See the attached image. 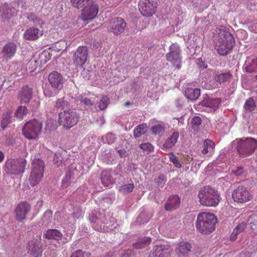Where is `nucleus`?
<instances>
[{"mask_svg": "<svg viewBox=\"0 0 257 257\" xmlns=\"http://www.w3.org/2000/svg\"><path fill=\"white\" fill-rule=\"evenodd\" d=\"M90 254L88 252L82 251V250H78L75 251L70 257H90Z\"/></svg>", "mask_w": 257, "mask_h": 257, "instance_id": "48", "label": "nucleus"}, {"mask_svg": "<svg viewBox=\"0 0 257 257\" xmlns=\"http://www.w3.org/2000/svg\"><path fill=\"white\" fill-rule=\"evenodd\" d=\"M45 95L47 97H52L54 96V94L49 89H46L44 90Z\"/></svg>", "mask_w": 257, "mask_h": 257, "instance_id": "58", "label": "nucleus"}, {"mask_svg": "<svg viewBox=\"0 0 257 257\" xmlns=\"http://www.w3.org/2000/svg\"><path fill=\"white\" fill-rule=\"evenodd\" d=\"M170 160L173 163L176 167L178 168H181L182 165L175 155L172 154L170 156Z\"/></svg>", "mask_w": 257, "mask_h": 257, "instance_id": "51", "label": "nucleus"}, {"mask_svg": "<svg viewBox=\"0 0 257 257\" xmlns=\"http://www.w3.org/2000/svg\"><path fill=\"white\" fill-rule=\"evenodd\" d=\"M214 37L215 48L217 53L220 55H227L234 45L233 35L229 31L220 27L216 29Z\"/></svg>", "mask_w": 257, "mask_h": 257, "instance_id": "1", "label": "nucleus"}, {"mask_svg": "<svg viewBox=\"0 0 257 257\" xmlns=\"http://www.w3.org/2000/svg\"><path fill=\"white\" fill-rule=\"evenodd\" d=\"M108 98L106 96L102 97L100 100L98 107L100 110L104 109L107 106Z\"/></svg>", "mask_w": 257, "mask_h": 257, "instance_id": "50", "label": "nucleus"}, {"mask_svg": "<svg viewBox=\"0 0 257 257\" xmlns=\"http://www.w3.org/2000/svg\"><path fill=\"white\" fill-rule=\"evenodd\" d=\"M239 232L237 231V229L235 228L234 229L233 231H232L231 235H230V239L231 240H234L236 239L237 237V235L239 234Z\"/></svg>", "mask_w": 257, "mask_h": 257, "instance_id": "57", "label": "nucleus"}, {"mask_svg": "<svg viewBox=\"0 0 257 257\" xmlns=\"http://www.w3.org/2000/svg\"><path fill=\"white\" fill-rule=\"evenodd\" d=\"M101 181L104 187H109L113 184L110 173L107 171H102L101 176Z\"/></svg>", "mask_w": 257, "mask_h": 257, "instance_id": "31", "label": "nucleus"}, {"mask_svg": "<svg viewBox=\"0 0 257 257\" xmlns=\"http://www.w3.org/2000/svg\"><path fill=\"white\" fill-rule=\"evenodd\" d=\"M17 45L12 42H8L2 48L1 54L6 60L11 59L16 53Z\"/></svg>", "mask_w": 257, "mask_h": 257, "instance_id": "21", "label": "nucleus"}, {"mask_svg": "<svg viewBox=\"0 0 257 257\" xmlns=\"http://www.w3.org/2000/svg\"><path fill=\"white\" fill-rule=\"evenodd\" d=\"M126 27V23L121 18H115L112 19L108 26V30L115 35L122 33Z\"/></svg>", "mask_w": 257, "mask_h": 257, "instance_id": "15", "label": "nucleus"}, {"mask_svg": "<svg viewBox=\"0 0 257 257\" xmlns=\"http://www.w3.org/2000/svg\"><path fill=\"white\" fill-rule=\"evenodd\" d=\"M5 157L4 154L1 151H0V163L4 161Z\"/></svg>", "mask_w": 257, "mask_h": 257, "instance_id": "63", "label": "nucleus"}, {"mask_svg": "<svg viewBox=\"0 0 257 257\" xmlns=\"http://www.w3.org/2000/svg\"><path fill=\"white\" fill-rule=\"evenodd\" d=\"M187 98L191 100H195L200 95V91L198 88H188L185 91Z\"/></svg>", "mask_w": 257, "mask_h": 257, "instance_id": "30", "label": "nucleus"}, {"mask_svg": "<svg viewBox=\"0 0 257 257\" xmlns=\"http://www.w3.org/2000/svg\"><path fill=\"white\" fill-rule=\"evenodd\" d=\"M11 122V113L10 112H7L3 118L1 126L3 129H5L7 125Z\"/></svg>", "mask_w": 257, "mask_h": 257, "instance_id": "43", "label": "nucleus"}, {"mask_svg": "<svg viewBox=\"0 0 257 257\" xmlns=\"http://www.w3.org/2000/svg\"><path fill=\"white\" fill-rule=\"evenodd\" d=\"M191 248L192 246L190 243L182 241L178 243L175 251L179 256H184L191 251Z\"/></svg>", "mask_w": 257, "mask_h": 257, "instance_id": "25", "label": "nucleus"}, {"mask_svg": "<svg viewBox=\"0 0 257 257\" xmlns=\"http://www.w3.org/2000/svg\"><path fill=\"white\" fill-rule=\"evenodd\" d=\"M42 129V123L36 119L27 122L23 128V133L28 139H35L38 138Z\"/></svg>", "mask_w": 257, "mask_h": 257, "instance_id": "8", "label": "nucleus"}, {"mask_svg": "<svg viewBox=\"0 0 257 257\" xmlns=\"http://www.w3.org/2000/svg\"><path fill=\"white\" fill-rule=\"evenodd\" d=\"M45 164L40 159H35L33 161L32 170L29 181L31 185L34 186L38 184L43 177Z\"/></svg>", "mask_w": 257, "mask_h": 257, "instance_id": "5", "label": "nucleus"}, {"mask_svg": "<svg viewBox=\"0 0 257 257\" xmlns=\"http://www.w3.org/2000/svg\"><path fill=\"white\" fill-rule=\"evenodd\" d=\"M111 219L108 215L106 216L105 215V218H104V221L103 222V228L102 231L108 232L109 231L115 230L116 229V224L113 223V221L111 220Z\"/></svg>", "mask_w": 257, "mask_h": 257, "instance_id": "29", "label": "nucleus"}, {"mask_svg": "<svg viewBox=\"0 0 257 257\" xmlns=\"http://www.w3.org/2000/svg\"><path fill=\"white\" fill-rule=\"evenodd\" d=\"M140 147L143 150L148 151L149 152H152L154 147L150 143H144L140 145Z\"/></svg>", "mask_w": 257, "mask_h": 257, "instance_id": "52", "label": "nucleus"}, {"mask_svg": "<svg viewBox=\"0 0 257 257\" xmlns=\"http://www.w3.org/2000/svg\"><path fill=\"white\" fill-rule=\"evenodd\" d=\"M198 196L200 203L205 206H216L220 201L217 191L208 186L201 188Z\"/></svg>", "mask_w": 257, "mask_h": 257, "instance_id": "3", "label": "nucleus"}, {"mask_svg": "<svg viewBox=\"0 0 257 257\" xmlns=\"http://www.w3.org/2000/svg\"><path fill=\"white\" fill-rule=\"evenodd\" d=\"M104 218H105V214L100 212L92 213L89 216L92 227L99 231H102Z\"/></svg>", "mask_w": 257, "mask_h": 257, "instance_id": "18", "label": "nucleus"}, {"mask_svg": "<svg viewBox=\"0 0 257 257\" xmlns=\"http://www.w3.org/2000/svg\"><path fill=\"white\" fill-rule=\"evenodd\" d=\"M180 203V199L178 195H173L169 198L165 204V209L170 211L176 209Z\"/></svg>", "mask_w": 257, "mask_h": 257, "instance_id": "26", "label": "nucleus"}, {"mask_svg": "<svg viewBox=\"0 0 257 257\" xmlns=\"http://www.w3.org/2000/svg\"><path fill=\"white\" fill-rule=\"evenodd\" d=\"M40 236L37 235L31 240H30L27 246L28 253L34 257H39L42 253V244Z\"/></svg>", "mask_w": 257, "mask_h": 257, "instance_id": "10", "label": "nucleus"}, {"mask_svg": "<svg viewBox=\"0 0 257 257\" xmlns=\"http://www.w3.org/2000/svg\"><path fill=\"white\" fill-rule=\"evenodd\" d=\"M214 148V143L210 140L206 139L203 143V149L202 150L203 154L205 155L209 152L213 151Z\"/></svg>", "mask_w": 257, "mask_h": 257, "instance_id": "36", "label": "nucleus"}, {"mask_svg": "<svg viewBox=\"0 0 257 257\" xmlns=\"http://www.w3.org/2000/svg\"><path fill=\"white\" fill-rule=\"evenodd\" d=\"M117 152L121 157H125L126 155V151L124 149L119 150Z\"/></svg>", "mask_w": 257, "mask_h": 257, "instance_id": "59", "label": "nucleus"}, {"mask_svg": "<svg viewBox=\"0 0 257 257\" xmlns=\"http://www.w3.org/2000/svg\"><path fill=\"white\" fill-rule=\"evenodd\" d=\"M198 65H199V66L200 68H202V69L206 68L207 66V64L205 63H203V62H202V64H200L198 63Z\"/></svg>", "mask_w": 257, "mask_h": 257, "instance_id": "62", "label": "nucleus"}, {"mask_svg": "<svg viewBox=\"0 0 257 257\" xmlns=\"http://www.w3.org/2000/svg\"><path fill=\"white\" fill-rule=\"evenodd\" d=\"M134 188L133 183H129L119 187V191L122 194H127L132 192Z\"/></svg>", "mask_w": 257, "mask_h": 257, "instance_id": "42", "label": "nucleus"}, {"mask_svg": "<svg viewBox=\"0 0 257 257\" xmlns=\"http://www.w3.org/2000/svg\"><path fill=\"white\" fill-rule=\"evenodd\" d=\"M88 58V49L86 47H79L74 53V63L77 66H82Z\"/></svg>", "mask_w": 257, "mask_h": 257, "instance_id": "16", "label": "nucleus"}, {"mask_svg": "<svg viewBox=\"0 0 257 257\" xmlns=\"http://www.w3.org/2000/svg\"><path fill=\"white\" fill-rule=\"evenodd\" d=\"M116 140V137L112 133H108L103 138L104 141H105L108 144H113Z\"/></svg>", "mask_w": 257, "mask_h": 257, "instance_id": "49", "label": "nucleus"}, {"mask_svg": "<svg viewBox=\"0 0 257 257\" xmlns=\"http://www.w3.org/2000/svg\"><path fill=\"white\" fill-rule=\"evenodd\" d=\"M60 213L59 212H57L55 214V218L54 219V220L55 219H58V217L59 216H60Z\"/></svg>", "mask_w": 257, "mask_h": 257, "instance_id": "64", "label": "nucleus"}, {"mask_svg": "<svg viewBox=\"0 0 257 257\" xmlns=\"http://www.w3.org/2000/svg\"><path fill=\"white\" fill-rule=\"evenodd\" d=\"M43 34V31L38 28L31 27L27 29L24 34V38L28 40L34 41Z\"/></svg>", "mask_w": 257, "mask_h": 257, "instance_id": "23", "label": "nucleus"}, {"mask_svg": "<svg viewBox=\"0 0 257 257\" xmlns=\"http://www.w3.org/2000/svg\"><path fill=\"white\" fill-rule=\"evenodd\" d=\"M44 236L48 239H54L58 241L62 238V234L57 229H49L46 231Z\"/></svg>", "mask_w": 257, "mask_h": 257, "instance_id": "28", "label": "nucleus"}, {"mask_svg": "<svg viewBox=\"0 0 257 257\" xmlns=\"http://www.w3.org/2000/svg\"><path fill=\"white\" fill-rule=\"evenodd\" d=\"M72 178L73 176L71 172L67 173L65 178L62 180V186L65 188H67L69 186Z\"/></svg>", "mask_w": 257, "mask_h": 257, "instance_id": "45", "label": "nucleus"}, {"mask_svg": "<svg viewBox=\"0 0 257 257\" xmlns=\"http://www.w3.org/2000/svg\"><path fill=\"white\" fill-rule=\"evenodd\" d=\"M179 136L178 133H173V134L166 140V142L163 145V147L166 148H170L172 147L177 142Z\"/></svg>", "mask_w": 257, "mask_h": 257, "instance_id": "33", "label": "nucleus"}, {"mask_svg": "<svg viewBox=\"0 0 257 257\" xmlns=\"http://www.w3.org/2000/svg\"><path fill=\"white\" fill-rule=\"evenodd\" d=\"M79 116L77 113L71 110H65L59 113L58 122L66 129H69L77 124Z\"/></svg>", "mask_w": 257, "mask_h": 257, "instance_id": "6", "label": "nucleus"}, {"mask_svg": "<svg viewBox=\"0 0 257 257\" xmlns=\"http://www.w3.org/2000/svg\"><path fill=\"white\" fill-rule=\"evenodd\" d=\"M244 66L247 72L257 73V57H248L245 62Z\"/></svg>", "mask_w": 257, "mask_h": 257, "instance_id": "27", "label": "nucleus"}, {"mask_svg": "<svg viewBox=\"0 0 257 257\" xmlns=\"http://www.w3.org/2000/svg\"><path fill=\"white\" fill-rule=\"evenodd\" d=\"M27 110L26 107L21 106L16 111L15 115L17 117L21 119L24 115L27 114Z\"/></svg>", "mask_w": 257, "mask_h": 257, "instance_id": "44", "label": "nucleus"}, {"mask_svg": "<svg viewBox=\"0 0 257 257\" xmlns=\"http://www.w3.org/2000/svg\"><path fill=\"white\" fill-rule=\"evenodd\" d=\"M146 216L145 214L142 213L141 214L137 219V221L138 223L141 224H144L145 223H147L149 220V217H147L145 218V220L143 221L142 219L145 218Z\"/></svg>", "mask_w": 257, "mask_h": 257, "instance_id": "55", "label": "nucleus"}, {"mask_svg": "<svg viewBox=\"0 0 257 257\" xmlns=\"http://www.w3.org/2000/svg\"><path fill=\"white\" fill-rule=\"evenodd\" d=\"M255 105L252 98H248L245 102L244 109L245 113H250L255 110Z\"/></svg>", "mask_w": 257, "mask_h": 257, "instance_id": "38", "label": "nucleus"}, {"mask_svg": "<svg viewBox=\"0 0 257 257\" xmlns=\"http://www.w3.org/2000/svg\"><path fill=\"white\" fill-rule=\"evenodd\" d=\"M78 99L81 102L84 103L87 106L89 107L93 105V102L92 100L88 98V94L84 93L82 94L78 97Z\"/></svg>", "mask_w": 257, "mask_h": 257, "instance_id": "41", "label": "nucleus"}, {"mask_svg": "<svg viewBox=\"0 0 257 257\" xmlns=\"http://www.w3.org/2000/svg\"><path fill=\"white\" fill-rule=\"evenodd\" d=\"M147 132V124H142L139 125L134 131V136L136 138L140 137L141 135L145 134Z\"/></svg>", "mask_w": 257, "mask_h": 257, "instance_id": "39", "label": "nucleus"}, {"mask_svg": "<svg viewBox=\"0 0 257 257\" xmlns=\"http://www.w3.org/2000/svg\"><path fill=\"white\" fill-rule=\"evenodd\" d=\"M243 173L242 168H239L235 172V174L236 176H239Z\"/></svg>", "mask_w": 257, "mask_h": 257, "instance_id": "61", "label": "nucleus"}, {"mask_svg": "<svg viewBox=\"0 0 257 257\" xmlns=\"http://www.w3.org/2000/svg\"><path fill=\"white\" fill-rule=\"evenodd\" d=\"M151 242V238L149 237H144L139 239L138 241L134 243V247L136 248H143L147 246Z\"/></svg>", "mask_w": 257, "mask_h": 257, "instance_id": "35", "label": "nucleus"}, {"mask_svg": "<svg viewBox=\"0 0 257 257\" xmlns=\"http://www.w3.org/2000/svg\"><path fill=\"white\" fill-rule=\"evenodd\" d=\"M232 75L229 72H225L219 74H216L214 76L213 80L210 81L206 83L205 88L208 89H213L218 88L222 84L228 81L231 78Z\"/></svg>", "mask_w": 257, "mask_h": 257, "instance_id": "11", "label": "nucleus"}, {"mask_svg": "<svg viewBox=\"0 0 257 257\" xmlns=\"http://www.w3.org/2000/svg\"><path fill=\"white\" fill-rule=\"evenodd\" d=\"M232 198L235 202L243 203L247 202L252 198L251 194L243 186H240L232 192Z\"/></svg>", "mask_w": 257, "mask_h": 257, "instance_id": "12", "label": "nucleus"}, {"mask_svg": "<svg viewBox=\"0 0 257 257\" xmlns=\"http://www.w3.org/2000/svg\"><path fill=\"white\" fill-rule=\"evenodd\" d=\"M31 209V205L28 203L22 202L19 203L15 210L16 219L19 222L23 221L26 218L27 215L30 212Z\"/></svg>", "mask_w": 257, "mask_h": 257, "instance_id": "14", "label": "nucleus"}, {"mask_svg": "<svg viewBox=\"0 0 257 257\" xmlns=\"http://www.w3.org/2000/svg\"><path fill=\"white\" fill-rule=\"evenodd\" d=\"M237 151L242 157H246L252 155L257 147V141L252 138L237 139Z\"/></svg>", "mask_w": 257, "mask_h": 257, "instance_id": "4", "label": "nucleus"}, {"mask_svg": "<svg viewBox=\"0 0 257 257\" xmlns=\"http://www.w3.org/2000/svg\"><path fill=\"white\" fill-rule=\"evenodd\" d=\"M48 80L54 89L60 90L63 87V78L58 72L53 71L49 74Z\"/></svg>", "mask_w": 257, "mask_h": 257, "instance_id": "20", "label": "nucleus"}, {"mask_svg": "<svg viewBox=\"0 0 257 257\" xmlns=\"http://www.w3.org/2000/svg\"><path fill=\"white\" fill-rule=\"evenodd\" d=\"M170 252L169 248L164 245L155 246L149 257H168Z\"/></svg>", "mask_w": 257, "mask_h": 257, "instance_id": "24", "label": "nucleus"}, {"mask_svg": "<svg viewBox=\"0 0 257 257\" xmlns=\"http://www.w3.org/2000/svg\"><path fill=\"white\" fill-rule=\"evenodd\" d=\"M52 211L51 210L46 211L41 219L42 224L44 226L51 225V224H56V222H53Z\"/></svg>", "mask_w": 257, "mask_h": 257, "instance_id": "32", "label": "nucleus"}, {"mask_svg": "<svg viewBox=\"0 0 257 257\" xmlns=\"http://www.w3.org/2000/svg\"><path fill=\"white\" fill-rule=\"evenodd\" d=\"M220 103L219 98L206 97L200 102V105L204 108L205 110L211 112L217 109Z\"/></svg>", "mask_w": 257, "mask_h": 257, "instance_id": "19", "label": "nucleus"}, {"mask_svg": "<svg viewBox=\"0 0 257 257\" xmlns=\"http://www.w3.org/2000/svg\"><path fill=\"white\" fill-rule=\"evenodd\" d=\"M26 160L16 159L8 160L5 164V171L11 175H19L25 172Z\"/></svg>", "mask_w": 257, "mask_h": 257, "instance_id": "7", "label": "nucleus"}, {"mask_svg": "<svg viewBox=\"0 0 257 257\" xmlns=\"http://www.w3.org/2000/svg\"><path fill=\"white\" fill-rule=\"evenodd\" d=\"M33 63H34V69L39 65V62L35 59H31L29 62V65H31Z\"/></svg>", "mask_w": 257, "mask_h": 257, "instance_id": "60", "label": "nucleus"}, {"mask_svg": "<svg viewBox=\"0 0 257 257\" xmlns=\"http://www.w3.org/2000/svg\"><path fill=\"white\" fill-rule=\"evenodd\" d=\"M98 11V6L93 3L85 6L82 10L81 19L84 21L91 20L96 16Z\"/></svg>", "mask_w": 257, "mask_h": 257, "instance_id": "17", "label": "nucleus"}, {"mask_svg": "<svg viewBox=\"0 0 257 257\" xmlns=\"http://www.w3.org/2000/svg\"><path fill=\"white\" fill-rule=\"evenodd\" d=\"M139 8L143 16L150 17L155 13L157 8V3L153 0H140Z\"/></svg>", "mask_w": 257, "mask_h": 257, "instance_id": "13", "label": "nucleus"}, {"mask_svg": "<svg viewBox=\"0 0 257 257\" xmlns=\"http://www.w3.org/2000/svg\"><path fill=\"white\" fill-rule=\"evenodd\" d=\"M153 133L155 135H159L163 133L165 131V124L161 122L157 124H155L151 128Z\"/></svg>", "mask_w": 257, "mask_h": 257, "instance_id": "40", "label": "nucleus"}, {"mask_svg": "<svg viewBox=\"0 0 257 257\" xmlns=\"http://www.w3.org/2000/svg\"><path fill=\"white\" fill-rule=\"evenodd\" d=\"M166 58L167 61L171 63L175 68L178 69L181 68L182 57L180 47L177 44H173L170 46V52L167 54Z\"/></svg>", "mask_w": 257, "mask_h": 257, "instance_id": "9", "label": "nucleus"}, {"mask_svg": "<svg viewBox=\"0 0 257 257\" xmlns=\"http://www.w3.org/2000/svg\"><path fill=\"white\" fill-rule=\"evenodd\" d=\"M202 120L201 118L199 116H194L191 121L192 125H193L194 128L195 126H198L201 123Z\"/></svg>", "mask_w": 257, "mask_h": 257, "instance_id": "53", "label": "nucleus"}, {"mask_svg": "<svg viewBox=\"0 0 257 257\" xmlns=\"http://www.w3.org/2000/svg\"><path fill=\"white\" fill-rule=\"evenodd\" d=\"M27 18L29 21L32 22L36 26L41 27L44 24L43 21L40 18L37 17L33 13L28 14Z\"/></svg>", "mask_w": 257, "mask_h": 257, "instance_id": "37", "label": "nucleus"}, {"mask_svg": "<svg viewBox=\"0 0 257 257\" xmlns=\"http://www.w3.org/2000/svg\"><path fill=\"white\" fill-rule=\"evenodd\" d=\"M72 6L78 9L84 8L93 3V0H71Z\"/></svg>", "mask_w": 257, "mask_h": 257, "instance_id": "34", "label": "nucleus"}, {"mask_svg": "<svg viewBox=\"0 0 257 257\" xmlns=\"http://www.w3.org/2000/svg\"><path fill=\"white\" fill-rule=\"evenodd\" d=\"M217 222V218L213 214L202 212L198 215L196 226L200 233L208 234L214 231Z\"/></svg>", "mask_w": 257, "mask_h": 257, "instance_id": "2", "label": "nucleus"}, {"mask_svg": "<svg viewBox=\"0 0 257 257\" xmlns=\"http://www.w3.org/2000/svg\"><path fill=\"white\" fill-rule=\"evenodd\" d=\"M165 177L163 175L160 176L158 178L156 179L155 182L157 185L162 187L166 182Z\"/></svg>", "mask_w": 257, "mask_h": 257, "instance_id": "54", "label": "nucleus"}, {"mask_svg": "<svg viewBox=\"0 0 257 257\" xmlns=\"http://www.w3.org/2000/svg\"><path fill=\"white\" fill-rule=\"evenodd\" d=\"M68 105V102L64 99V98H60L57 100L55 102V106L57 108H63L67 106Z\"/></svg>", "mask_w": 257, "mask_h": 257, "instance_id": "47", "label": "nucleus"}, {"mask_svg": "<svg viewBox=\"0 0 257 257\" xmlns=\"http://www.w3.org/2000/svg\"><path fill=\"white\" fill-rule=\"evenodd\" d=\"M53 161L54 164L58 167L61 166L63 164V157L60 153L55 154Z\"/></svg>", "mask_w": 257, "mask_h": 257, "instance_id": "46", "label": "nucleus"}, {"mask_svg": "<svg viewBox=\"0 0 257 257\" xmlns=\"http://www.w3.org/2000/svg\"><path fill=\"white\" fill-rule=\"evenodd\" d=\"M33 90L27 86L23 87L19 91L18 99L21 103L26 104L30 102L32 98Z\"/></svg>", "mask_w": 257, "mask_h": 257, "instance_id": "22", "label": "nucleus"}, {"mask_svg": "<svg viewBox=\"0 0 257 257\" xmlns=\"http://www.w3.org/2000/svg\"><path fill=\"white\" fill-rule=\"evenodd\" d=\"M246 227V224L244 223H241L238 224L235 228L237 229V231L240 233L243 232Z\"/></svg>", "mask_w": 257, "mask_h": 257, "instance_id": "56", "label": "nucleus"}]
</instances>
